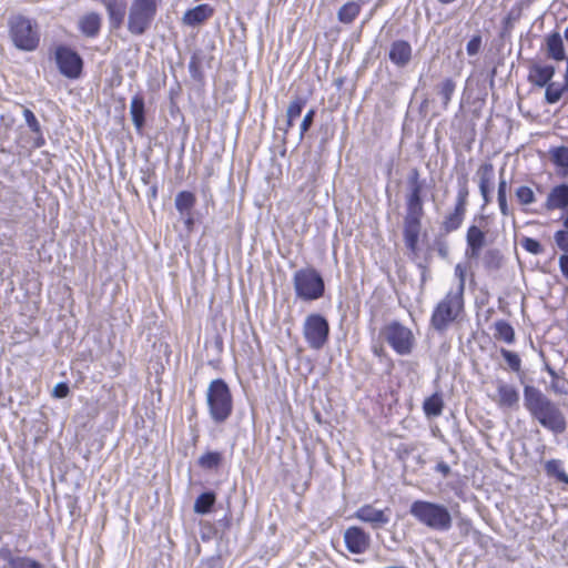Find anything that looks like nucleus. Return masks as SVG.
<instances>
[{
    "label": "nucleus",
    "instance_id": "f257e3e1",
    "mask_svg": "<svg viewBox=\"0 0 568 568\" xmlns=\"http://www.w3.org/2000/svg\"><path fill=\"white\" fill-rule=\"evenodd\" d=\"M524 406L546 429L555 434H561L566 429L562 412L539 388L531 385L524 387Z\"/></svg>",
    "mask_w": 568,
    "mask_h": 568
},
{
    "label": "nucleus",
    "instance_id": "f03ea898",
    "mask_svg": "<svg viewBox=\"0 0 568 568\" xmlns=\"http://www.w3.org/2000/svg\"><path fill=\"white\" fill-rule=\"evenodd\" d=\"M409 514L432 530L447 531L453 525V518L448 508L442 504L415 500L410 505Z\"/></svg>",
    "mask_w": 568,
    "mask_h": 568
},
{
    "label": "nucleus",
    "instance_id": "7ed1b4c3",
    "mask_svg": "<svg viewBox=\"0 0 568 568\" xmlns=\"http://www.w3.org/2000/svg\"><path fill=\"white\" fill-rule=\"evenodd\" d=\"M206 405L215 424L225 423L233 412V397L229 385L222 378L213 379L206 389Z\"/></svg>",
    "mask_w": 568,
    "mask_h": 568
},
{
    "label": "nucleus",
    "instance_id": "20e7f679",
    "mask_svg": "<svg viewBox=\"0 0 568 568\" xmlns=\"http://www.w3.org/2000/svg\"><path fill=\"white\" fill-rule=\"evenodd\" d=\"M9 36L14 47L22 51L37 49L40 36L37 24L23 16H13L8 21Z\"/></svg>",
    "mask_w": 568,
    "mask_h": 568
},
{
    "label": "nucleus",
    "instance_id": "39448f33",
    "mask_svg": "<svg viewBox=\"0 0 568 568\" xmlns=\"http://www.w3.org/2000/svg\"><path fill=\"white\" fill-rule=\"evenodd\" d=\"M295 295L302 301H316L324 295L325 284L322 275L313 267L296 271L293 276Z\"/></svg>",
    "mask_w": 568,
    "mask_h": 568
},
{
    "label": "nucleus",
    "instance_id": "423d86ee",
    "mask_svg": "<svg viewBox=\"0 0 568 568\" xmlns=\"http://www.w3.org/2000/svg\"><path fill=\"white\" fill-rule=\"evenodd\" d=\"M159 0H133L129 8L128 30L133 36L144 34L154 21Z\"/></svg>",
    "mask_w": 568,
    "mask_h": 568
},
{
    "label": "nucleus",
    "instance_id": "0eeeda50",
    "mask_svg": "<svg viewBox=\"0 0 568 568\" xmlns=\"http://www.w3.org/2000/svg\"><path fill=\"white\" fill-rule=\"evenodd\" d=\"M464 308V295L448 291L445 297L436 305L430 317L432 326L445 331L458 317Z\"/></svg>",
    "mask_w": 568,
    "mask_h": 568
},
{
    "label": "nucleus",
    "instance_id": "6e6552de",
    "mask_svg": "<svg viewBox=\"0 0 568 568\" xmlns=\"http://www.w3.org/2000/svg\"><path fill=\"white\" fill-rule=\"evenodd\" d=\"M381 335L392 349L400 356L409 355L414 349L415 337L412 329L398 321L386 324L382 328Z\"/></svg>",
    "mask_w": 568,
    "mask_h": 568
},
{
    "label": "nucleus",
    "instance_id": "1a4fd4ad",
    "mask_svg": "<svg viewBox=\"0 0 568 568\" xmlns=\"http://www.w3.org/2000/svg\"><path fill=\"white\" fill-rule=\"evenodd\" d=\"M329 324L321 314H310L303 324V335L313 349H321L327 343Z\"/></svg>",
    "mask_w": 568,
    "mask_h": 568
},
{
    "label": "nucleus",
    "instance_id": "9d476101",
    "mask_svg": "<svg viewBox=\"0 0 568 568\" xmlns=\"http://www.w3.org/2000/svg\"><path fill=\"white\" fill-rule=\"evenodd\" d=\"M423 216L424 204L406 203V214L404 217V242L406 247L412 252L417 251Z\"/></svg>",
    "mask_w": 568,
    "mask_h": 568
},
{
    "label": "nucleus",
    "instance_id": "9b49d317",
    "mask_svg": "<svg viewBox=\"0 0 568 568\" xmlns=\"http://www.w3.org/2000/svg\"><path fill=\"white\" fill-rule=\"evenodd\" d=\"M55 62L59 71L69 79H77L81 74L83 61L82 58L71 48L59 45L55 49Z\"/></svg>",
    "mask_w": 568,
    "mask_h": 568
},
{
    "label": "nucleus",
    "instance_id": "f8f14e48",
    "mask_svg": "<svg viewBox=\"0 0 568 568\" xmlns=\"http://www.w3.org/2000/svg\"><path fill=\"white\" fill-rule=\"evenodd\" d=\"M354 517L371 525L373 529H379L389 523L390 510L388 508L377 509L373 505H364L355 511Z\"/></svg>",
    "mask_w": 568,
    "mask_h": 568
},
{
    "label": "nucleus",
    "instance_id": "ddd939ff",
    "mask_svg": "<svg viewBox=\"0 0 568 568\" xmlns=\"http://www.w3.org/2000/svg\"><path fill=\"white\" fill-rule=\"evenodd\" d=\"M344 542L351 554L362 555L371 546V536L363 528L351 526L344 531Z\"/></svg>",
    "mask_w": 568,
    "mask_h": 568
},
{
    "label": "nucleus",
    "instance_id": "4468645a",
    "mask_svg": "<svg viewBox=\"0 0 568 568\" xmlns=\"http://www.w3.org/2000/svg\"><path fill=\"white\" fill-rule=\"evenodd\" d=\"M486 243V234L476 225H470L466 233L465 255L469 260H478Z\"/></svg>",
    "mask_w": 568,
    "mask_h": 568
},
{
    "label": "nucleus",
    "instance_id": "2eb2a0df",
    "mask_svg": "<svg viewBox=\"0 0 568 568\" xmlns=\"http://www.w3.org/2000/svg\"><path fill=\"white\" fill-rule=\"evenodd\" d=\"M497 394L493 397L500 408H513L518 406L519 393L517 388L504 381H497Z\"/></svg>",
    "mask_w": 568,
    "mask_h": 568
},
{
    "label": "nucleus",
    "instance_id": "dca6fc26",
    "mask_svg": "<svg viewBox=\"0 0 568 568\" xmlns=\"http://www.w3.org/2000/svg\"><path fill=\"white\" fill-rule=\"evenodd\" d=\"M568 207V184L554 186L548 193L545 202L547 211L565 210Z\"/></svg>",
    "mask_w": 568,
    "mask_h": 568
},
{
    "label": "nucleus",
    "instance_id": "f3484780",
    "mask_svg": "<svg viewBox=\"0 0 568 568\" xmlns=\"http://www.w3.org/2000/svg\"><path fill=\"white\" fill-rule=\"evenodd\" d=\"M102 2L106 9L111 28L119 29L124 21V17H125V12H126L125 1L124 0H102Z\"/></svg>",
    "mask_w": 568,
    "mask_h": 568
},
{
    "label": "nucleus",
    "instance_id": "a211bd4d",
    "mask_svg": "<svg viewBox=\"0 0 568 568\" xmlns=\"http://www.w3.org/2000/svg\"><path fill=\"white\" fill-rule=\"evenodd\" d=\"M213 12L214 10L210 4H199L184 13L182 22L189 27H196L211 18Z\"/></svg>",
    "mask_w": 568,
    "mask_h": 568
},
{
    "label": "nucleus",
    "instance_id": "6ab92c4d",
    "mask_svg": "<svg viewBox=\"0 0 568 568\" xmlns=\"http://www.w3.org/2000/svg\"><path fill=\"white\" fill-rule=\"evenodd\" d=\"M389 60L397 67H405L412 58V47L407 41H394L389 50Z\"/></svg>",
    "mask_w": 568,
    "mask_h": 568
},
{
    "label": "nucleus",
    "instance_id": "aec40b11",
    "mask_svg": "<svg viewBox=\"0 0 568 568\" xmlns=\"http://www.w3.org/2000/svg\"><path fill=\"white\" fill-rule=\"evenodd\" d=\"M102 19L99 13L90 12L79 19L78 27L87 38H97L100 33Z\"/></svg>",
    "mask_w": 568,
    "mask_h": 568
},
{
    "label": "nucleus",
    "instance_id": "412c9836",
    "mask_svg": "<svg viewBox=\"0 0 568 568\" xmlns=\"http://www.w3.org/2000/svg\"><path fill=\"white\" fill-rule=\"evenodd\" d=\"M144 111H145V109H144L143 97L140 94H135L132 98L131 103H130V114H131L134 128H135L136 132H139V133L142 131V129L144 126V122H145Z\"/></svg>",
    "mask_w": 568,
    "mask_h": 568
},
{
    "label": "nucleus",
    "instance_id": "4be33fe9",
    "mask_svg": "<svg viewBox=\"0 0 568 568\" xmlns=\"http://www.w3.org/2000/svg\"><path fill=\"white\" fill-rule=\"evenodd\" d=\"M555 74L552 65L536 64L530 69L529 80L538 87H545Z\"/></svg>",
    "mask_w": 568,
    "mask_h": 568
},
{
    "label": "nucleus",
    "instance_id": "5701e85b",
    "mask_svg": "<svg viewBox=\"0 0 568 568\" xmlns=\"http://www.w3.org/2000/svg\"><path fill=\"white\" fill-rule=\"evenodd\" d=\"M23 118L26 120L27 125L29 126L30 131L34 133V146L41 148L44 145L45 140L43 138L41 125L36 118L34 113L30 110L24 108L22 111Z\"/></svg>",
    "mask_w": 568,
    "mask_h": 568
},
{
    "label": "nucleus",
    "instance_id": "b1692460",
    "mask_svg": "<svg viewBox=\"0 0 568 568\" xmlns=\"http://www.w3.org/2000/svg\"><path fill=\"white\" fill-rule=\"evenodd\" d=\"M466 209L458 206L454 207V211L447 214L443 221L442 227L445 233H450L460 227L465 219Z\"/></svg>",
    "mask_w": 568,
    "mask_h": 568
},
{
    "label": "nucleus",
    "instance_id": "393cba45",
    "mask_svg": "<svg viewBox=\"0 0 568 568\" xmlns=\"http://www.w3.org/2000/svg\"><path fill=\"white\" fill-rule=\"evenodd\" d=\"M494 337L498 341H503L508 345L515 343V329L514 327L505 320H499L494 324Z\"/></svg>",
    "mask_w": 568,
    "mask_h": 568
},
{
    "label": "nucleus",
    "instance_id": "a878e982",
    "mask_svg": "<svg viewBox=\"0 0 568 568\" xmlns=\"http://www.w3.org/2000/svg\"><path fill=\"white\" fill-rule=\"evenodd\" d=\"M196 203L195 195L190 191H181L176 194L174 204L181 215L192 213Z\"/></svg>",
    "mask_w": 568,
    "mask_h": 568
},
{
    "label": "nucleus",
    "instance_id": "bb28decb",
    "mask_svg": "<svg viewBox=\"0 0 568 568\" xmlns=\"http://www.w3.org/2000/svg\"><path fill=\"white\" fill-rule=\"evenodd\" d=\"M549 154L554 164L559 169L558 172L566 176L568 174V148H554L550 150Z\"/></svg>",
    "mask_w": 568,
    "mask_h": 568
},
{
    "label": "nucleus",
    "instance_id": "cd10ccee",
    "mask_svg": "<svg viewBox=\"0 0 568 568\" xmlns=\"http://www.w3.org/2000/svg\"><path fill=\"white\" fill-rule=\"evenodd\" d=\"M547 51L554 60L561 61L565 59L564 43L559 33H552L548 37Z\"/></svg>",
    "mask_w": 568,
    "mask_h": 568
},
{
    "label": "nucleus",
    "instance_id": "c85d7f7f",
    "mask_svg": "<svg viewBox=\"0 0 568 568\" xmlns=\"http://www.w3.org/2000/svg\"><path fill=\"white\" fill-rule=\"evenodd\" d=\"M476 176L478 178L479 189L491 187L495 179V170L493 163L485 162L480 164L476 171Z\"/></svg>",
    "mask_w": 568,
    "mask_h": 568
},
{
    "label": "nucleus",
    "instance_id": "c756f323",
    "mask_svg": "<svg viewBox=\"0 0 568 568\" xmlns=\"http://www.w3.org/2000/svg\"><path fill=\"white\" fill-rule=\"evenodd\" d=\"M444 402L440 394L435 393L424 400L423 409L428 417H437L442 415Z\"/></svg>",
    "mask_w": 568,
    "mask_h": 568
},
{
    "label": "nucleus",
    "instance_id": "7c9ffc66",
    "mask_svg": "<svg viewBox=\"0 0 568 568\" xmlns=\"http://www.w3.org/2000/svg\"><path fill=\"white\" fill-rule=\"evenodd\" d=\"M215 504V494L213 491L202 493L194 503V511L200 515L209 514Z\"/></svg>",
    "mask_w": 568,
    "mask_h": 568
},
{
    "label": "nucleus",
    "instance_id": "2f4dec72",
    "mask_svg": "<svg viewBox=\"0 0 568 568\" xmlns=\"http://www.w3.org/2000/svg\"><path fill=\"white\" fill-rule=\"evenodd\" d=\"M222 458V454L219 452H207L199 458L197 464L203 469L214 470L220 467Z\"/></svg>",
    "mask_w": 568,
    "mask_h": 568
},
{
    "label": "nucleus",
    "instance_id": "473e14b6",
    "mask_svg": "<svg viewBox=\"0 0 568 568\" xmlns=\"http://www.w3.org/2000/svg\"><path fill=\"white\" fill-rule=\"evenodd\" d=\"M361 7L356 2L345 3L337 13L338 20L343 23H352L359 14Z\"/></svg>",
    "mask_w": 568,
    "mask_h": 568
},
{
    "label": "nucleus",
    "instance_id": "72a5a7b5",
    "mask_svg": "<svg viewBox=\"0 0 568 568\" xmlns=\"http://www.w3.org/2000/svg\"><path fill=\"white\" fill-rule=\"evenodd\" d=\"M456 83L452 79H445L437 87V93L442 98L443 108L447 109L455 92Z\"/></svg>",
    "mask_w": 568,
    "mask_h": 568
},
{
    "label": "nucleus",
    "instance_id": "f704fd0d",
    "mask_svg": "<svg viewBox=\"0 0 568 568\" xmlns=\"http://www.w3.org/2000/svg\"><path fill=\"white\" fill-rule=\"evenodd\" d=\"M548 475L556 477L561 483L568 484V475L562 468L561 462L557 459L548 460L545 465Z\"/></svg>",
    "mask_w": 568,
    "mask_h": 568
},
{
    "label": "nucleus",
    "instance_id": "c9c22d12",
    "mask_svg": "<svg viewBox=\"0 0 568 568\" xmlns=\"http://www.w3.org/2000/svg\"><path fill=\"white\" fill-rule=\"evenodd\" d=\"M515 196L521 205H530L536 202V195L531 187L521 185L516 189Z\"/></svg>",
    "mask_w": 568,
    "mask_h": 568
},
{
    "label": "nucleus",
    "instance_id": "e433bc0d",
    "mask_svg": "<svg viewBox=\"0 0 568 568\" xmlns=\"http://www.w3.org/2000/svg\"><path fill=\"white\" fill-rule=\"evenodd\" d=\"M483 263L485 267L489 270L499 268L501 263V255L499 251L496 248L487 250L483 256Z\"/></svg>",
    "mask_w": 568,
    "mask_h": 568
},
{
    "label": "nucleus",
    "instance_id": "4c0bfd02",
    "mask_svg": "<svg viewBox=\"0 0 568 568\" xmlns=\"http://www.w3.org/2000/svg\"><path fill=\"white\" fill-rule=\"evenodd\" d=\"M306 104V100L301 97L293 99L286 110V118L290 120H296L301 114Z\"/></svg>",
    "mask_w": 568,
    "mask_h": 568
},
{
    "label": "nucleus",
    "instance_id": "58836bf2",
    "mask_svg": "<svg viewBox=\"0 0 568 568\" xmlns=\"http://www.w3.org/2000/svg\"><path fill=\"white\" fill-rule=\"evenodd\" d=\"M500 354L504 357V359L506 361L508 367L513 372H515V373H519L520 372V369H521V359H520V357L518 356L517 353L511 352V351L506 349V348H500Z\"/></svg>",
    "mask_w": 568,
    "mask_h": 568
},
{
    "label": "nucleus",
    "instance_id": "ea45409f",
    "mask_svg": "<svg viewBox=\"0 0 568 568\" xmlns=\"http://www.w3.org/2000/svg\"><path fill=\"white\" fill-rule=\"evenodd\" d=\"M466 272H467L466 266H464L463 264L458 263L455 266L454 273H455V277L458 280V283L455 288H450L449 291L455 292L460 295H464Z\"/></svg>",
    "mask_w": 568,
    "mask_h": 568
},
{
    "label": "nucleus",
    "instance_id": "a19ab883",
    "mask_svg": "<svg viewBox=\"0 0 568 568\" xmlns=\"http://www.w3.org/2000/svg\"><path fill=\"white\" fill-rule=\"evenodd\" d=\"M459 189L456 197L455 206L466 209L467 197H468V187H467V178L458 180Z\"/></svg>",
    "mask_w": 568,
    "mask_h": 568
},
{
    "label": "nucleus",
    "instance_id": "79ce46f5",
    "mask_svg": "<svg viewBox=\"0 0 568 568\" xmlns=\"http://www.w3.org/2000/svg\"><path fill=\"white\" fill-rule=\"evenodd\" d=\"M22 557L14 555L10 548L4 547L0 549V559L7 562L8 568H14L22 560Z\"/></svg>",
    "mask_w": 568,
    "mask_h": 568
},
{
    "label": "nucleus",
    "instance_id": "37998d69",
    "mask_svg": "<svg viewBox=\"0 0 568 568\" xmlns=\"http://www.w3.org/2000/svg\"><path fill=\"white\" fill-rule=\"evenodd\" d=\"M564 88L556 85L555 83H550L547 85L545 98L548 103H556L560 100L562 95Z\"/></svg>",
    "mask_w": 568,
    "mask_h": 568
},
{
    "label": "nucleus",
    "instance_id": "c03bdc74",
    "mask_svg": "<svg viewBox=\"0 0 568 568\" xmlns=\"http://www.w3.org/2000/svg\"><path fill=\"white\" fill-rule=\"evenodd\" d=\"M523 248H525L527 252L538 255L542 252L541 244L532 239V237H524L520 242Z\"/></svg>",
    "mask_w": 568,
    "mask_h": 568
},
{
    "label": "nucleus",
    "instance_id": "a18cd8bd",
    "mask_svg": "<svg viewBox=\"0 0 568 568\" xmlns=\"http://www.w3.org/2000/svg\"><path fill=\"white\" fill-rule=\"evenodd\" d=\"M316 111L314 109H311L306 112L304 115L301 126H300V139L302 140L304 138V134L310 130V128L313 124L314 118H315Z\"/></svg>",
    "mask_w": 568,
    "mask_h": 568
},
{
    "label": "nucleus",
    "instance_id": "49530a36",
    "mask_svg": "<svg viewBox=\"0 0 568 568\" xmlns=\"http://www.w3.org/2000/svg\"><path fill=\"white\" fill-rule=\"evenodd\" d=\"M423 189L424 187H409L406 195V203L424 204L422 199Z\"/></svg>",
    "mask_w": 568,
    "mask_h": 568
},
{
    "label": "nucleus",
    "instance_id": "de8ad7c7",
    "mask_svg": "<svg viewBox=\"0 0 568 568\" xmlns=\"http://www.w3.org/2000/svg\"><path fill=\"white\" fill-rule=\"evenodd\" d=\"M14 568H45L39 560L23 555L22 560Z\"/></svg>",
    "mask_w": 568,
    "mask_h": 568
},
{
    "label": "nucleus",
    "instance_id": "09e8293b",
    "mask_svg": "<svg viewBox=\"0 0 568 568\" xmlns=\"http://www.w3.org/2000/svg\"><path fill=\"white\" fill-rule=\"evenodd\" d=\"M481 47V37L474 36L466 45V51L468 55H476Z\"/></svg>",
    "mask_w": 568,
    "mask_h": 568
},
{
    "label": "nucleus",
    "instance_id": "8fccbe9b",
    "mask_svg": "<svg viewBox=\"0 0 568 568\" xmlns=\"http://www.w3.org/2000/svg\"><path fill=\"white\" fill-rule=\"evenodd\" d=\"M555 241L560 250L568 252V232L557 231L555 233Z\"/></svg>",
    "mask_w": 568,
    "mask_h": 568
},
{
    "label": "nucleus",
    "instance_id": "3c124183",
    "mask_svg": "<svg viewBox=\"0 0 568 568\" xmlns=\"http://www.w3.org/2000/svg\"><path fill=\"white\" fill-rule=\"evenodd\" d=\"M70 389L67 383H58L52 390V396L55 398H64L68 396Z\"/></svg>",
    "mask_w": 568,
    "mask_h": 568
},
{
    "label": "nucleus",
    "instance_id": "603ef678",
    "mask_svg": "<svg viewBox=\"0 0 568 568\" xmlns=\"http://www.w3.org/2000/svg\"><path fill=\"white\" fill-rule=\"evenodd\" d=\"M497 196H507V181L505 179V169L504 168L499 171V183H498Z\"/></svg>",
    "mask_w": 568,
    "mask_h": 568
},
{
    "label": "nucleus",
    "instance_id": "864d4df0",
    "mask_svg": "<svg viewBox=\"0 0 568 568\" xmlns=\"http://www.w3.org/2000/svg\"><path fill=\"white\" fill-rule=\"evenodd\" d=\"M408 186L409 187H424V183L419 180V172L417 169H414L408 176Z\"/></svg>",
    "mask_w": 568,
    "mask_h": 568
},
{
    "label": "nucleus",
    "instance_id": "5fc2aeb1",
    "mask_svg": "<svg viewBox=\"0 0 568 568\" xmlns=\"http://www.w3.org/2000/svg\"><path fill=\"white\" fill-rule=\"evenodd\" d=\"M497 201H498L500 213L504 216L509 215V207H508V203H507V196H497Z\"/></svg>",
    "mask_w": 568,
    "mask_h": 568
},
{
    "label": "nucleus",
    "instance_id": "6e6d98bb",
    "mask_svg": "<svg viewBox=\"0 0 568 568\" xmlns=\"http://www.w3.org/2000/svg\"><path fill=\"white\" fill-rule=\"evenodd\" d=\"M436 471L440 473L444 477H447L450 474V467L445 462H439L436 465Z\"/></svg>",
    "mask_w": 568,
    "mask_h": 568
},
{
    "label": "nucleus",
    "instance_id": "4d7b16f0",
    "mask_svg": "<svg viewBox=\"0 0 568 568\" xmlns=\"http://www.w3.org/2000/svg\"><path fill=\"white\" fill-rule=\"evenodd\" d=\"M559 266L564 276L568 278V255L564 254L559 257Z\"/></svg>",
    "mask_w": 568,
    "mask_h": 568
},
{
    "label": "nucleus",
    "instance_id": "13d9d810",
    "mask_svg": "<svg viewBox=\"0 0 568 568\" xmlns=\"http://www.w3.org/2000/svg\"><path fill=\"white\" fill-rule=\"evenodd\" d=\"M480 195L485 204L490 203L491 201V187H483L479 189Z\"/></svg>",
    "mask_w": 568,
    "mask_h": 568
},
{
    "label": "nucleus",
    "instance_id": "bf43d9fd",
    "mask_svg": "<svg viewBox=\"0 0 568 568\" xmlns=\"http://www.w3.org/2000/svg\"><path fill=\"white\" fill-rule=\"evenodd\" d=\"M184 220V224L186 226L187 230H191L193 227V224H194V217H193V214L192 213H189V214H184V215H181Z\"/></svg>",
    "mask_w": 568,
    "mask_h": 568
},
{
    "label": "nucleus",
    "instance_id": "052dcab7",
    "mask_svg": "<svg viewBox=\"0 0 568 568\" xmlns=\"http://www.w3.org/2000/svg\"><path fill=\"white\" fill-rule=\"evenodd\" d=\"M438 254L442 256V257H447L448 255V247L445 243H438Z\"/></svg>",
    "mask_w": 568,
    "mask_h": 568
},
{
    "label": "nucleus",
    "instance_id": "680f3d73",
    "mask_svg": "<svg viewBox=\"0 0 568 568\" xmlns=\"http://www.w3.org/2000/svg\"><path fill=\"white\" fill-rule=\"evenodd\" d=\"M294 121L295 120H290V118H287V120H286V128L284 129L285 133H287L290 131V129L293 126Z\"/></svg>",
    "mask_w": 568,
    "mask_h": 568
},
{
    "label": "nucleus",
    "instance_id": "e2e57ef3",
    "mask_svg": "<svg viewBox=\"0 0 568 568\" xmlns=\"http://www.w3.org/2000/svg\"><path fill=\"white\" fill-rule=\"evenodd\" d=\"M190 72H193L196 70V63L195 61H191L189 64Z\"/></svg>",
    "mask_w": 568,
    "mask_h": 568
},
{
    "label": "nucleus",
    "instance_id": "0e129e2a",
    "mask_svg": "<svg viewBox=\"0 0 568 568\" xmlns=\"http://www.w3.org/2000/svg\"><path fill=\"white\" fill-rule=\"evenodd\" d=\"M565 81H566V88H568V57H567V70H566Z\"/></svg>",
    "mask_w": 568,
    "mask_h": 568
},
{
    "label": "nucleus",
    "instance_id": "69168bd1",
    "mask_svg": "<svg viewBox=\"0 0 568 568\" xmlns=\"http://www.w3.org/2000/svg\"><path fill=\"white\" fill-rule=\"evenodd\" d=\"M564 36H565V38L568 40V27L565 29V31H564Z\"/></svg>",
    "mask_w": 568,
    "mask_h": 568
},
{
    "label": "nucleus",
    "instance_id": "338daca9",
    "mask_svg": "<svg viewBox=\"0 0 568 568\" xmlns=\"http://www.w3.org/2000/svg\"><path fill=\"white\" fill-rule=\"evenodd\" d=\"M564 225H565L566 229H568V215H567V217L564 221Z\"/></svg>",
    "mask_w": 568,
    "mask_h": 568
},
{
    "label": "nucleus",
    "instance_id": "774afa93",
    "mask_svg": "<svg viewBox=\"0 0 568 568\" xmlns=\"http://www.w3.org/2000/svg\"><path fill=\"white\" fill-rule=\"evenodd\" d=\"M384 568H406V567H395V566H388V567H384Z\"/></svg>",
    "mask_w": 568,
    "mask_h": 568
}]
</instances>
